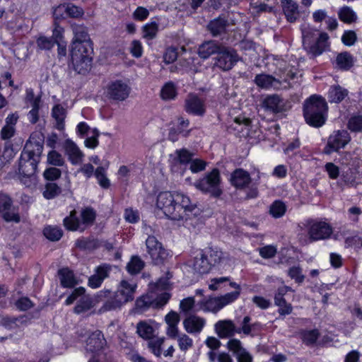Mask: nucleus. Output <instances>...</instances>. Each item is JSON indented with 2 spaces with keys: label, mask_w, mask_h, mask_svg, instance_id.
I'll return each instance as SVG.
<instances>
[{
  "label": "nucleus",
  "mask_w": 362,
  "mask_h": 362,
  "mask_svg": "<svg viewBox=\"0 0 362 362\" xmlns=\"http://www.w3.org/2000/svg\"><path fill=\"white\" fill-rule=\"evenodd\" d=\"M90 45L72 42L71 58L74 70L84 74L90 68L92 57Z\"/></svg>",
  "instance_id": "obj_4"
},
{
  "label": "nucleus",
  "mask_w": 362,
  "mask_h": 362,
  "mask_svg": "<svg viewBox=\"0 0 362 362\" xmlns=\"http://www.w3.org/2000/svg\"><path fill=\"white\" fill-rule=\"evenodd\" d=\"M95 176L103 188L107 189L110 186V182L106 176V169L104 167H98L95 170Z\"/></svg>",
  "instance_id": "obj_52"
},
{
  "label": "nucleus",
  "mask_w": 362,
  "mask_h": 362,
  "mask_svg": "<svg viewBox=\"0 0 362 362\" xmlns=\"http://www.w3.org/2000/svg\"><path fill=\"white\" fill-rule=\"evenodd\" d=\"M105 344V339L99 330L93 332L86 340V349L87 351L95 353L100 351Z\"/></svg>",
  "instance_id": "obj_24"
},
{
  "label": "nucleus",
  "mask_w": 362,
  "mask_h": 362,
  "mask_svg": "<svg viewBox=\"0 0 362 362\" xmlns=\"http://www.w3.org/2000/svg\"><path fill=\"white\" fill-rule=\"evenodd\" d=\"M18 117L15 115H9L6 119V124L1 131L2 139H9L15 133V125L17 122Z\"/></svg>",
  "instance_id": "obj_33"
},
{
  "label": "nucleus",
  "mask_w": 362,
  "mask_h": 362,
  "mask_svg": "<svg viewBox=\"0 0 362 362\" xmlns=\"http://www.w3.org/2000/svg\"><path fill=\"white\" fill-rule=\"evenodd\" d=\"M64 227L71 231L84 230L85 228L82 226L81 223L76 216V211H71L70 215L64 219Z\"/></svg>",
  "instance_id": "obj_36"
},
{
  "label": "nucleus",
  "mask_w": 362,
  "mask_h": 362,
  "mask_svg": "<svg viewBox=\"0 0 362 362\" xmlns=\"http://www.w3.org/2000/svg\"><path fill=\"white\" fill-rule=\"evenodd\" d=\"M332 233V228L326 222H313L310 225L308 235L312 240H319L327 238Z\"/></svg>",
  "instance_id": "obj_14"
},
{
  "label": "nucleus",
  "mask_w": 362,
  "mask_h": 362,
  "mask_svg": "<svg viewBox=\"0 0 362 362\" xmlns=\"http://www.w3.org/2000/svg\"><path fill=\"white\" fill-rule=\"evenodd\" d=\"M156 206L167 218L176 221L187 218L197 208V204L187 195L182 192H170L159 193Z\"/></svg>",
  "instance_id": "obj_1"
},
{
  "label": "nucleus",
  "mask_w": 362,
  "mask_h": 362,
  "mask_svg": "<svg viewBox=\"0 0 362 362\" xmlns=\"http://www.w3.org/2000/svg\"><path fill=\"white\" fill-rule=\"evenodd\" d=\"M192 157V153L187 149H179L170 155L169 162L173 168H175L179 164L185 165L190 163Z\"/></svg>",
  "instance_id": "obj_30"
},
{
  "label": "nucleus",
  "mask_w": 362,
  "mask_h": 362,
  "mask_svg": "<svg viewBox=\"0 0 362 362\" xmlns=\"http://www.w3.org/2000/svg\"><path fill=\"white\" fill-rule=\"evenodd\" d=\"M180 315L173 311L170 312L165 317V322L167 324L166 334L172 338L175 339L178 334V324L180 322Z\"/></svg>",
  "instance_id": "obj_28"
},
{
  "label": "nucleus",
  "mask_w": 362,
  "mask_h": 362,
  "mask_svg": "<svg viewBox=\"0 0 362 362\" xmlns=\"http://www.w3.org/2000/svg\"><path fill=\"white\" fill-rule=\"evenodd\" d=\"M97 303H98L96 301V295L95 296L94 299H92L89 296H84L77 302L76 305L74 308V312L76 314L86 312L94 307Z\"/></svg>",
  "instance_id": "obj_35"
},
{
  "label": "nucleus",
  "mask_w": 362,
  "mask_h": 362,
  "mask_svg": "<svg viewBox=\"0 0 362 362\" xmlns=\"http://www.w3.org/2000/svg\"><path fill=\"white\" fill-rule=\"evenodd\" d=\"M339 18L345 23H352L356 21V13L349 6H343L339 9Z\"/></svg>",
  "instance_id": "obj_41"
},
{
  "label": "nucleus",
  "mask_w": 362,
  "mask_h": 362,
  "mask_svg": "<svg viewBox=\"0 0 362 362\" xmlns=\"http://www.w3.org/2000/svg\"><path fill=\"white\" fill-rule=\"evenodd\" d=\"M348 94L346 89L339 86H332L329 91V98L331 102H341Z\"/></svg>",
  "instance_id": "obj_44"
},
{
  "label": "nucleus",
  "mask_w": 362,
  "mask_h": 362,
  "mask_svg": "<svg viewBox=\"0 0 362 362\" xmlns=\"http://www.w3.org/2000/svg\"><path fill=\"white\" fill-rule=\"evenodd\" d=\"M86 289L83 287H78L75 288L72 293L66 298L65 305H69L72 304L78 298L84 296Z\"/></svg>",
  "instance_id": "obj_60"
},
{
  "label": "nucleus",
  "mask_w": 362,
  "mask_h": 362,
  "mask_svg": "<svg viewBox=\"0 0 362 362\" xmlns=\"http://www.w3.org/2000/svg\"><path fill=\"white\" fill-rule=\"evenodd\" d=\"M226 347L235 356L237 362H252V355L243 347L239 339H230L226 343Z\"/></svg>",
  "instance_id": "obj_13"
},
{
  "label": "nucleus",
  "mask_w": 362,
  "mask_h": 362,
  "mask_svg": "<svg viewBox=\"0 0 362 362\" xmlns=\"http://www.w3.org/2000/svg\"><path fill=\"white\" fill-rule=\"evenodd\" d=\"M156 323L153 320H142L136 325V333L144 339L151 340L156 330Z\"/></svg>",
  "instance_id": "obj_26"
},
{
  "label": "nucleus",
  "mask_w": 362,
  "mask_h": 362,
  "mask_svg": "<svg viewBox=\"0 0 362 362\" xmlns=\"http://www.w3.org/2000/svg\"><path fill=\"white\" fill-rule=\"evenodd\" d=\"M130 88L124 83L120 81H115L110 84L108 88V95L115 100H123L127 98L129 94Z\"/></svg>",
  "instance_id": "obj_22"
},
{
  "label": "nucleus",
  "mask_w": 362,
  "mask_h": 362,
  "mask_svg": "<svg viewBox=\"0 0 362 362\" xmlns=\"http://www.w3.org/2000/svg\"><path fill=\"white\" fill-rule=\"evenodd\" d=\"M24 100L27 107L31 108L29 113H37L42 110L43 103L41 100V93H35L33 88H26Z\"/></svg>",
  "instance_id": "obj_23"
},
{
  "label": "nucleus",
  "mask_w": 362,
  "mask_h": 362,
  "mask_svg": "<svg viewBox=\"0 0 362 362\" xmlns=\"http://www.w3.org/2000/svg\"><path fill=\"white\" fill-rule=\"evenodd\" d=\"M347 127L353 132H362V115H352L348 120Z\"/></svg>",
  "instance_id": "obj_53"
},
{
  "label": "nucleus",
  "mask_w": 362,
  "mask_h": 362,
  "mask_svg": "<svg viewBox=\"0 0 362 362\" xmlns=\"http://www.w3.org/2000/svg\"><path fill=\"white\" fill-rule=\"evenodd\" d=\"M239 296V291H233L223 296L211 297L206 300H203L199 305L200 309L204 312L216 313L227 305L234 302Z\"/></svg>",
  "instance_id": "obj_6"
},
{
  "label": "nucleus",
  "mask_w": 362,
  "mask_h": 362,
  "mask_svg": "<svg viewBox=\"0 0 362 362\" xmlns=\"http://www.w3.org/2000/svg\"><path fill=\"white\" fill-rule=\"evenodd\" d=\"M177 344L182 351H187L193 346V340L186 334H177Z\"/></svg>",
  "instance_id": "obj_56"
},
{
  "label": "nucleus",
  "mask_w": 362,
  "mask_h": 362,
  "mask_svg": "<svg viewBox=\"0 0 362 362\" xmlns=\"http://www.w3.org/2000/svg\"><path fill=\"white\" fill-rule=\"evenodd\" d=\"M143 37L151 40L154 39L158 31V25L156 22L146 23L142 27Z\"/></svg>",
  "instance_id": "obj_49"
},
{
  "label": "nucleus",
  "mask_w": 362,
  "mask_h": 362,
  "mask_svg": "<svg viewBox=\"0 0 362 362\" xmlns=\"http://www.w3.org/2000/svg\"><path fill=\"white\" fill-rule=\"evenodd\" d=\"M351 141L349 133L344 129L335 130L328 137L327 143L324 148L325 154H331L344 148Z\"/></svg>",
  "instance_id": "obj_8"
},
{
  "label": "nucleus",
  "mask_w": 362,
  "mask_h": 362,
  "mask_svg": "<svg viewBox=\"0 0 362 362\" xmlns=\"http://www.w3.org/2000/svg\"><path fill=\"white\" fill-rule=\"evenodd\" d=\"M44 235L51 241L59 240L63 235L62 229L57 226H48L43 230Z\"/></svg>",
  "instance_id": "obj_48"
},
{
  "label": "nucleus",
  "mask_w": 362,
  "mask_h": 362,
  "mask_svg": "<svg viewBox=\"0 0 362 362\" xmlns=\"http://www.w3.org/2000/svg\"><path fill=\"white\" fill-rule=\"evenodd\" d=\"M61 193V188L54 182H48L45 186L43 196L47 199H51Z\"/></svg>",
  "instance_id": "obj_55"
},
{
  "label": "nucleus",
  "mask_w": 362,
  "mask_h": 362,
  "mask_svg": "<svg viewBox=\"0 0 362 362\" xmlns=\"http://www.w3.org/2000/svg\"><path fill=\"white\" fill-rule=\"evenodd\" d=\"M0 215L6 222H14L18 223L21 221L18 209L13 206L4 211Z\"/></svg>",
  "instance_id": "obj_46"
},
{
  "label": "nucleus",
  "mask_w": 362,
  "mask_h": 362,
  "mask_svg": "<svg viewBox=\"0 0 362 362\" xmlns=\"http://www.w3.org/2000/svg\"><path fill=\"white\" fill-rule=\"evenodd\" d=\"M124 218L126 221L131 223H136L139 221V214L136 209L127 208L124 211Z\"/></svg>",
  "instance_id": "obj_61"
},
{
  "label": "nucleus",
  "mask_w": 362,
  "mask_h": 362,
  "mask_svg": "<svg viewBox=\"0 0 362 362\" xmlns=\"http://www.w3.org/2000/svg\"><path fill=\"white\" fill-rule=\"evenodd\" d=\"M148 253L155 264L161 262L168 256L166 250L160 243L153 236H149L146 240Z\"/></svg>",
  "instance_id": "obj_12"
},
{
  "label": "nucleus",
  "mask_w": 362,
  "mask_h": 362,
  "mask_svg": "<svg viewBox=\"0 0 362 362\" xmlns=\"http://www.w3.org/2000/svg\"><path fill=\"white\" fill-rule=\"evenodd\" d=\"M204 253L206 255L211 267L219 264L225 258L223 252L218 248H209Z\"/></svg>",
  "instance_id": "obj_39"
},
{
  "label": "nucleus",
  "mask_w": 362,
  "mask_h": 362,
  "mask_svg": "<svg viewBox=\"0 0 362 362\" xmlns=\"http://www.w3.org/2000/svg\"><path fill=\"white\" fill-rule=\"evenodd\" d=\"M206 320L200 317L192 315L183 321V326L187 332L199 333L205 326Z\"/></svg>",
  "instance_id": "obj_27"
},
{
  "label": "nucleus",
  "mask_w": 362,
  "mask_h": 362,
  "mask_svg": "<svg viewBox=\"0 0 362 362\" xmlns=\"http://www.w3.org/2000/svg\"><path fill=\"white\" fill-rule=\"evenodd\" d=\"M151 305H155L154 296L153 293L144 295L136 300V309L139 311H144Z\"/></svg>",
  "instance_id": "obj_40"
},
{
  "label": "nucleus",
  "mask_w": 362,
  "mask_h": 362,
  "mask_svg": "<svg viewBox=\"0 0 362 362\" xmlns=\"http://www.w3.org/2000/svg\"><path fill=\"white\" fill-rule=\"evenodd\" d=\"M263 107L266 111L279 113L288 110L285 101L278 95H271L263 100Z\"/></svg>",
  "instance_id": "obj_21"
},
{
  "label": "nucleus",
  "mask_w": 362,
  "mask_h": 362,
  "mask_svg": "<svg viewBox=\"0 0 362 362\" xmlns=\"http://www.w3.org/2000/svg\"><path fill=\"white\" fill-rule=\"evenodd\" d=\"M214 331L219 338L226 339L232 337L235 334H237V327L233 321L221 320L215 323Z\"/></svg>",
  "instance_id": "obj_19"
},
{
  "label": "nucleus",
  "mask_w": 362,
  "mask_h": 362,
  "mask_svg": "<svg viewBox=\"0 0 362 362\" xmlns=\"http://www.w3.org/2000/svg\"><path fill=\"white\" fill-rule=\"evenodd\" d=\"M64 149L69 161L73 165H78L83 163L85 155L73 141L66 139L64 144Z\"/></svg>",
  "instance_id": "obj_16"
},
{
  "label": "nucleus",
  "mask_w": 362,
  "mask_h": 362,
  "mask_svg": "<svg viewBox=\"0 0 362 362\" xmlns=\"http://www.w3.org/2000/svg\"><path fill=\"white\" fill-rule=\"evenodd\" d=\"M43 142L44 139L42 135L40 133H34L30 135L29 139L27 141L22 153L40 160V156L43 151Z\"/></svg>",
  "instance_id": "obj_10"
},
{
  "label": "nucleus",
  "mask_w": 362,
  "mask_h": 362,
  "mask_svg": "<svg viewBox=\"0 0 362 362\" xmlns=\"http://www.w3.org/2000/svg\"><path fill=\"white\" fill-rule=\"evenodd\" d=\"M221 182L218 170L214 169L202 179L197 180L194 183V186L204 193L209 194L214 197H218L222 194Z\"/></svg>",
  "instance_id": "obj_5"
},
{
  "label": "nucleus",
  "mask_w": 362,
  "mask_h": 362,
  "mask_svg": "<svg viewBox=\"0 0 362 362\" xmlns=\"http://www.w3.org/2000/svg\"><path fill=\"white\" fill-rule=\"evenodd\" d=\"M15 156L13 146L11 144H6L0 155V165H4L9 162Z\"/></svg>",
  "instance_id": "obj_57"
},
{
  "label": "nucleus",
  "mask_w": 362,
  "mask_h": 362,
  "mask_svg": "<svg viewBox=\"0 0 362 362\" xmlns=\"http://www.w3.org/2000/svg\"><path fill=\"white\" fill-rule=\"evenodd\" d=\"M188 265L194 273L199 274H207L211 269L206 255L202 250L198 252L193 260L189 262Z\"/></svg>",
  "instance_id": "obj_18"
},
{
  "label": "nucleus",
  "mask_w": 362,
  "mask_h": 362,
  "mask_svg": "<svg viewBox=\"0 0 362 362\" xmlns=\"http://www.w3.org/2000/svg\"><path fill=\"white\" fill-rule=\"evenodd\" d=\"M47 162L50 165L57 167H62L65 164L62 155L55 150H52L47 153Z\"/></svg>",
  "instance_id": "obj_50"
},
{
  "label": "nucleus",
  "mask_w": 362,
  "mask_h": 362,
  "mask_svg": "<svg viewBox=\"0 0 362 362\" xmlns=\"http://www.w3.org/2000/svg\"><path fill=\"white\" fill-rule=\"evenodd\" d=\"M302 34L303 46L313 56L320 55L329 47V36L326 33H319L315 28L305 27L302 30Z\"/></svg>",
  "instance_id": "obj_3"
},
{
  "label": "nucleus",
  "mask_w": 362,
  "mask_h": 362,
  "mask_svg": "<svg viewBox=\"0 0 362 362\" xmlns=\"http://www.w3.org/2000/svg\"><path fill=\"white\" fill-rule=\"evenodd\" d=\"M137 285L127 280H122L117 286L115 291L103 289L96 293V301L103 303L98 309L99 314L122 309L129 302L134 298Z\"/></svg>",
  "instance_id": "obj_2"
},
{
  "label": "nucleus",
  "mask_w": 362,
  "mask_h": 362,
  "mask_svg": "<svg viewBox=\"0 0 362 362\" xmlns=\"http://www.w3.org/2000/svg\"><path fill=\"white\" fill-rule=\"evenodd\" d=\"M291 287L282 286L277 288L274 293V305L279 308L278 313L281 315H288L292 313L293 307L291 303H287L284 296L288 292L292 291Z\"/></svg>",
  "instance_id": "obj_11"
},
{
  "label": "nucleus",
  "mask_w": 362,
  "mask_h": 362,
  "mask_svg": "<svg viewBox=\"0 0 362 362\" xmlns=\"http://www.w3.org/2000/svg\"><path fill=\"white\" fill-rule=\"evenodd\" d=\"M303 116L305 122L315 128L322 127L327 119L326 115H303Z\"/></svg>",
  "instance_id": "obj_42"
},
{
  "label": "nucleus",
  "mask_w": 362,
  "mask_h": 362,
  "mask_svg": "<svg viewBox=\"0 0 362 362\" xmlns=\"http://www.w3.org/2000/svg\"><path fill=\"white\" fill-rule=\"evenodd\" d=\"M336 63L340 69L348 70L354 65V59L349 52H344L337 55Z\"/></svg>",
  "instance_id": "obj_38"
},
{
  "label": "nucleus",
  "mask_w": 362,
  "mask_h": 362,
  "mask_svg": "<svg viewBox=\"0 0 362 362\" xmlns=\"http://www.w3.org/2000/svg\"><path fill=\"white\" fill-rule=\"evenodd\" d=\"M99 132L98 131L94 129L93 131L92 135L88 136L85 141H84V145L86 148H96L98 144V137H99Z\"/></svg>",
  "instance_id": "obj_64"
},
{
  "label": "nucleus",
  "mask_w": 362,
  "mask_h": 362,
  "mask_svg": "<svg viewBox=\"0 0 362 362\" xmlns=\"http://www.w3.org/2000/svg\"><path fill=\"white\" fill-rule=\"evenodd\" d=\"M281 6L288 21L293 23L299 18V6L295 1L281 0Z\"/></svg>",
  "instance_id": "obj_29"
},
{
  "label": "nucleus",
  "mask_w": 362,
  "mask_h": 362,
  "mask_svg": "<svg viewBox=\"0 0 362 362\" xmlns=\"http://www.w3.org/2000/svg\"><path fill=\"white\" fill-rule=\"evenodd\" d=\"M185 107L187 111L192 113H204L206 111L204 100L194 93L187 95L185 100Z\"/></svg>",
  "instance_id": "obj_25"
},
{
  "label": "nucleus",
  "mask_w": 362,
  "mask_h": 362,
  "mask_svg": "<svg viewBox=\"0 0 362 362\" xmlns=\"http://www.w3.org/2000/svg\"><path fill=\"white\" fill-rule=\"evenodd\" d=\"M72 30L74 34L73 42H81L89 45L88 30L85 26L82 25H73Z\"/></svg>",
  "instance_id": "obj_37"
},
{
  "label": "nucleus",
  "mask_w": 362,
  "mask_h": 362,
  "mask_svg": "<svg viewBox=\"0 0 362 362\" xmlns=\"http://www.w3.org/2000/svg\"><path fill=\"white\" fill-rule=\"evenodd\" d=\"M165 341L164 337L152 338L148 343V346L151 353L157 357L163 354V345Z\"/></svg>",
  "instance_id": "obj_43"
},
{
  "label": "nucleus",
  "mask_w": 362,
  "mask_h": 362,
  "mask_svg": "<svg viewBox=\"0 0 362 362\" xmlns=\"http://www.w3.org/2000/svg\"><path fill=\"white\" fill-rule=\"evenodd\" d=\"M251 318L249 316L244 317L242 323L241 327L239 328H237L236 333L237 334H241L243 333L245 335H250L252 331L253 330L255 326H256L257 324H251L250 323Z\"/></svg>",
  "instance_id": "obj_58"
},
{
  "label": "nucleus",
  "mask_w": 362,
  "mask_h": 362,
  "mask_svg": "<svg viewBox=\"0 0 362 362\" xmlns=\"http://www.w3.org/2000/svg\"><path fill=\"white\" fill-rule=\"evenodd\" d=\"M40 160L21 153L18 163V174L35 175Z\"/></svg>",
  "instance_id": "obj_17"
},
{
  "label": "nucleus",
  "mask_w": 362,
  "mask_h": 362,
  "mask_svg": "<svg viewBox=\"0 0 362 362\" xmlns=\"http://www.w3.org/2000/svg\"><path fill=\"white\" fill-rule=\"evenodd\" d=\"M209 362H233L230 355L226 352L209 351L206 354Z\"/></svg>",
  "instance_id": "obj_45"
},
{
  "label": "nucleus",
  "mask_w": 362,
  "mask_h": 362,
  "mask_svg": "<svg viewBox=\"0 0 362 362\" xmlns=\"http://www.w3.org/2000/svg\"><path fill=\"white\" fill-rule=\"evenodd\" d=\"M228 21L224 18L218 17L211 21L207 25L208 30L216 37L220 35L226 31Z\"/></svg>",
  "instance_id": "obj_34"
},
{
  "label": "nucleus",
  "mask_w": 362,
  "mask_h": 362,
  "mask_svg": "<svg viewBox=\"0 0 362 362\" xmlns=\"http://www.w3.org/2000/svg\"><path fill=\"white\" fill-rule=\"evenodd\" d=\"M177 95V90L173 82L166 83L160 90V96L163 100L174 99Z\"/></svg>",
  "instance_id": "obj_51"
},
{
  "label": "nucleus",
  "mask_w": 362,
  "mask_h": 362,
  "mask_svg": "<svg viewBox=\"0 0 362 362\" xmlns=\"http://www.w3.org/2000/svg\"><path fill=\"white\" fill-rule=\"evenodd\" d=\"M328 110L327 103L320 95H313L305 101L304 113H325Z\"/></svg>",
  "instance_id": "obj_15"
},
{
  "label": "nucleus",
  "mask_w": 362,
  "mask_h": 362,
  "mask_svg": "<svg viewBox=\"0 0 362 362\" xmlns=\"http://www.w3.org/2000/svg\"><path fill=\"white\" fill-rule=\"evenodd\" d=\"M144 262L138 256L132 257L127 265V269L131 274L139 273L144 267Z\"/></svg>",
  "instance_id": "obj_54"
},
{
  "label": "nucleus",
  "mask_w": 362,
  "mask_h": 362,
  "mask_svg": "<svg viewBox=\"0 0 362 362\" xmlns=\"http://www.w3.org/2000/svg\"><path fill=\"white\" fill-rule=\"evenodd\" d=\"M222 45L215 41H207L202 43L198 49L199 56L202 59H208L212 54H218Z\"/></svg>",
  "instance_id": "obj_32"
},
{
  "label": "nucleus",
  "mask_w": 362,
  "mask_h": 362,
  "mask_svg": "<svg viewBox=\"0 0 362 362\" xmlns=\"http://www.w3.org/2000/svg\"><path fill=\"white\" fill-rule=\"evenodd\" d=\"M230 181L233 187L242 189L249 187L252 178L247 171L238 168L231 173Z\"/></svg>",
  "instance_id": "obj_20"
},
{
  "label": "nucleus",
  "mask_w": 362,
  "mask_h": 362,
  "mask_svg": "<svg viewBox=\"0 0 362 362\" xmlns=\"http://www.w3.org/2000/svg\"><path fill=\"white\" fill-rule=\"evenodd\" d=\"M82 225L91 224L95 218L94 211L90 208H86L81 211Z\"/></svg>",
  "instance_id": "obj_63"
},
{
  "label": "nucleus",
  "mask_w": 362,
  "mask_h": 362,
  "mask_svg": "<svg viewBox=\"0 0 362 362\" xmlns=\"http://www.w3.org/2000/svg\"><path fill=\"white\" fill-rule=\"evenodd\" d=\"M319 337V332L317 329L306 330L302 333L303 341L307 344H314Z\"/></svg>",
  "instance_id": "obj_59"
},
{
  "label": "nucleus",
  "mask_w": 362,
  "mask_h": 362,
  "mask_svg": "<svg viewBox=\"0 0 362 362\" xmlns=\"http://www.w3.org/2000/svg\"><path fill=\"white\" fill-rule=\"evenodd\" d=\"M214 59V66L227 71L235 65L240 57L234 49L222 45Z\"/></svg>",
  "instance_id": "obj_7"
},
{
  "label": "nucleus",
  "mask_w": 362,
  "mask_h": 362,
  "mask_svg": "<svg viewBox=\"0 0 362 362\" xmlns=\"http://www.w3.org/2000/svg\"><path fill=\"white\" fill-rule=\"evenodd\" d=\"M189 127V121L182 117L177 118V123L174 124V127L177 130L179 134H182L185 136L188 135L189 131L187 129Z\"/></svg>",
  "instance_id": "obj_62"
},
{
  "label": "nucleus",
  "mask_w": 362,
  "mask_h": 362,
  "mask_svg": "<svg viewBox=\"0 0 362 362\" xmlns=\"http://www.w3.org/2000/svg\"><path fill=\"white\" fill-rule=\"evenodd\" d=\"M60 284L64 288H73L80 283L74 272L68 268H63L58 272Z\"/></svg>",
  "instance_id": "obj_31"
},
{
  "label": "nucleus",
  "mask_w": 362,
  "mask_h": 362,
  "mask_svg": "<svg viewBox=\"0 0 362 362\" xmlns=\"http://www.w3.org/2000/svg\"><path fill=\"white\" fill-rule=\"evenodd\" d=\"M255 83L257 86L264 89L271 88L274 89H286L291 88V84L286 78H284L281 81L272 75L265 74H257L255 78Z\"/></svg>",
  "instance_id": "obj_9"
},
{
  "label": "nucleus",
  "mask_w": 362,
  "mask_h": 362,
  "mask_svg": "<svg viewBox=\"0 0 362 362\" xmlns=\"http://www.w3.org/2000/svg\"><path fill=\"white\" fill-rule=\"evenodd\" d=\"M286 211L285 204L281 201L274 202L269 207V214L274 218L282 217Z\"/></svg>",
  "instance_id": "obj_47"
}]
</instances>
